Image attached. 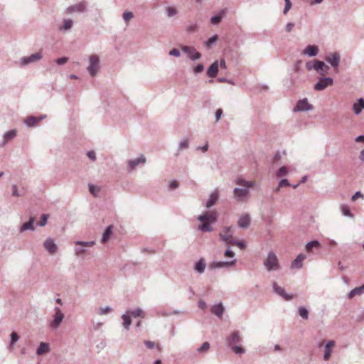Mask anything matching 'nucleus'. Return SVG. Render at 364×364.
Returning <instances> with one entry per match:
<instances>
[{
  "instance_id": "obj_36",
  "label": "nucleus",
  "mask_w": 364,
  "mask_h": 364,
  "mask_svg": "<svg viewBox=\"0 0 364 364\" xmlns=\"http://www.w3.org/2000/svg\"><path fill=\"white\" fill-rule=\"evenodd\" d=\"M99 65V57L97 55H92V76L95 75L98 69Z\"/></svg>"
},
{
  "instance_id": "obj_46",
  "label": "nucleus",
  "mask_w": 364,
  "mask_h": 364,
  "mask_svg": "<svg viewBox=\"0 0 364 364\" xmlns=\"http://www.w3.org/2000/svg\"><path fill=\"white\" fill-rule=\"evenodd\" d=\"M288 173L287 166H282L277 173V176H283V175H287Z\"/></svg>"
},
{
  "instance_id": "obj_45",
  "label": "nucleus",
  "mask_w": 364,
  "mask_h": 364,
  "mask_svg": "<svg viewBox=\"0 0 364 364\" xmlns=\"http://www.w3.org/2000/svg\"><path fill=\"white\" fill-rule=\"evenodd\" d=\"M68 59L69 58L68 57H63L56 59L55 62L58 65H62L65 64L68 61Z\"/></svg>"
},
{
  "instance_id": "obj_21",
  "label": "nucleus",
  "mask_w": 364,
  "mask_h": 364,
  "mask_svg": "<svg viewBox=\"0 0 364 364\" xmlns=\"http://www.w3.org/2000/svg\"><path fill=\"white\" fill-rule=\"evenodd\" d=\"M363 109H364V99L360 98L358 100L357 102L353 104V109L355 114H360Z\"/></svg>"
},
{
  "instance_id": "obj_5",
  "label": "nucleus",
  "mask_w": 364,
  "mask_h": 364,
  "mask_svg": "<svg viewBox=\"0 0 364 364\" xmlns=\"http://www.w3.org/2000/svg\"><path fill=\"white\" fill-rule=\"evenodd\" d=\"M55 313L53 316V321L50 323V328L55 329L58 328L62 323L65 315L59 307L55 308Z\"/></svg>"
},
{
  "instance_id": "obj_4",
  "label": "nucleus",
  "mask_w": 364,
  "mask_h": 364,
  "mask_svg": "<svg viewBox=\"0 0 364 364\" xmlns=\"http://www.w3.org/2000/svg\"><path fill=\"white\" fill-rule=\"evenodd\" d=\"M264 264L267 270H277L279 268V264L276 253L269 252Z\"/></svg>"
},
{
  "instance_id": "obj_32",
  "label": "nucleus",
  "mask_w": 364,
  "mask_h": 364,
  "mask_svg": "<svg viewBox=\"0 0 364 364\" xmlns=\"http://www.w3.org/2000/svg\"><path fill=\"white\" fill-rule=\"evenodd\" d=\"M218 199V193L214 192L210 194L208 200L206 202L207 207H211L213 205L215 204V202Z\"/></svg>"
},
{
  "instance_id": "obj_13",
  "label": "nucleus",
  "mask_w": 364,
  "mask_h": 364,
  "mask_svg": "<svg viewBox=\"0 0 364 364\" xmlns=\"http://www.w3.org/2000/svg\"><path fill=\"white\" fill-rule=\"evenodd\" d=\"M182 50L183 52L187 53V55L191 58V59L196 60L199 59L200 56H201L200 53H198L196 49L193 48V46H183Z\"/></svg>"
},
{
  "instance_id": "obj_12",
  "label": "nucleus",
  "mask_w": 364,
  "mask_h": 364,
  "mask_svg": "<svg viewBox=\"0 0 364 364\" xmlns=\"http://www.w3.org/2000/svg\"><path fill=\"white\" fill-rule=\"evenodd\" d=\"M43 247L51 255L57 252L58 247L52 238L46 239L43 242Z\"/></svg>"
},
{
  "instance_id": "obj_42",
  "label": "nucleus",
  "mask_w": 364,
  "mask_h": 364,
  "mask_svg": "<svg viewBox=\"0 0 364 364\" xmlns=\"http://www.w3.org/2000/svg\"><path fill=\"white\" fill-rule=\"evenodd\" d=\"M133 16H133L132 12H130V11H125L123 14V18L125 21V22H127V23H128V22H129V21L131 20V18H133Z\"/></svg>"
},
{
  "instance_id": "obj_64",
  "label": "nucleus",
  "mask_w": 364,
  "mask_h": 364,
  "mask_svg": "<svg viewBox=\"0 0 364 364\" xmlns=\"http://www.w3.org/2000/svg\"><path fill=\"white\" fill-rule=\"evenodd\" d=\"M145 345L150 349H151V348H154L155 346V343H153V341H145Z\"/></svg>"
},
{
  "instance_id": "obj_16",
  "label": "nucleus",
  "mask_w": 364,
  "mask_h": 364,
  "mask_svg": "<svg viewBox=\"0 0 364 364\" xmlns=\"http://www.w3.org/2000/svg\"><path fill=\"white\" fill-rule=\"evenodd\" d=\"M306 256H305V255H303V253H300V255H299L296 257V259H294V261L291 262V269L301 268V267H303V261H304V259H306Z\"/></svg>"
},
{
  "instance_id": "obj_39",
  "label": "nucleus",
  "mask_w": 364,
  "mask_h": 364,
  "mask_svg": "<svg viewBox=\"0 0 364 364\" xmlns=\"http://www.w3.org/2000/svg\"><path fill=\"white\" fill-rule=\"evenodd\" d=\"M319 245L320 243L318 241L309 242V243L306 246V249L307 251H311L313 247H318V246Z\"/></svg>"
},
{
  "instance_id": "obj_28",
  "label": "nucleus",
  "mask_w": 364,
  "mask_h": 364,
  "mask_svg": "<svg viewBox=\"0 0 364 364\" xmlns=\"http://www.w3.org/2000/svg\"><path fill=\"white\" fill-rule=\"evenodd\" d=\"M211 311L216 316L219 317H222L224 312V307L222 304H218V305H214L211 308Z\"/></svg>"
},
{
  "instance_id": "obj_15",
  "label": "nucleus",
  "mask_w": 364,
  "mask_h": 364,
  "mask_svg": "<svg viewBox=\"0 0 364 364\" xmlns=\"http://www.w3.org/2000/svg\"><path fill=\"white\" fill-rule=\"evenodd\" d=\"M336 346V341H334V340H330L329 341H328V343H326V345L325 346V350H324L323 358H324L325 360H328V359L331 358L332 349H333V346Z\"/></svg>"
},
{
  "instance_id": "obj_53",
  "label": "nucleus",
  "mask_w": 364,
  "mask_h": 364,
  "mask_svg": "<svg viewBox=\"0 0 364 364\" xmlns=\"http://www.w3.org/2000/svg\"><path fill=\"white\" fill-rule=\"evenodd\" d=\"M169 54H170L171 55L180 56V55H181V52H180V50H178V49H172V50H171V51L169 52Z\"/></svg>"
},
{
  "instance_id": "obj_26",
  "label": "nucleus",
  "mask_w": 364,
  "mask_h": 364,
  "mask_svg": "<svg viewBox=\"0 0 364 364\" xmlns=\"http://www.w3.org/2000/svg\"><path fill=\"white\" fill-rule=\"evenodd\" d=\"M49 344L47 343L41 342L36 350V354L39 355H43L44 353L49 352Z\"/></svg>"
},
{
  "instance_id": "obj_8",
  "label": "nucleus",
  "mask_w": 364,
  "mask_h": 364,
  "mask_svg": "<svg viewBox=\"0 0 364 364\" xmlns=\"http://www.w3.org/2000/svg\"><path fill=\"white\" fill-rule=\"evenodd\" d=\"M230 227H226V228H224L223 230L220 233V236L227 244L233 245V242H235V237L232 235V234H230Z\"/></svg>"
},
{
  "instance_id": "obj_56",
  "label": "nucleus",
  "mask_w": 364,
  "mask_h": 364,
  "mask_svg": "<svg viewBox=\"0 0 364 364\" xmlns=\"http://www.w3.org/2000/svg\"><path fill=\"white\" fill-rule=\"evenodd\" d=\"M189 146L188 140H183V141L180 142V148L186 149Z\"/></svg>"
},
{
  "instance_id": "obj_27",
  "label": "nucleus",
  "mask_w": 364,
  "mask_h": 364,
  "mask_svg": "<svg viewBox=\"0 0 364 364\" xmlns=\"http://www.w3.org/2000/svg\"><path fill=\"white\" fill-rule=\"evenodd\" d=\"M112 232H113V226H112V225H109V226H108L107 228V229L105 230V231L104 232L103 235L101 239V242H108Z\"/></svg>"
},
{
  "instance_id": "obj_22",
  "label": "nucleus",
  "mask_w": 364,
  "mask_h": 364,
  "mask_svg": "<svg viewBox=\"0 0 364 364\" xmlns=\"http://www.w3.org/2000/svg\"><path fill=\"white\" fill-rule=\"evenodd\" d=\"M218 72V61H214V63L210 65L208 70H207V74L209 77H216Z\"/></svg>"
},
{
  "instance_id": "obj_3",
  "label": "nucleus",
  "mask_w": 364,
  "mask_h": 364,
  "mask_svg": "<svg viewBox=\"0 0 364 364\" xmlns=\"http://www.w3.org/2000/svg\"><path fill=\"white\" fill-rule=\"evenodd\" d=\"M144 311L140 309H136L134 311H127L125 314L122 316L124 327L129 328L132 323L131 317H144Z\"/></svg>"
},
{
  "instance_id": "obj_1",
  "label": "nucleus",
  "mask_w": 364,
  "mask_h": 364,
  "mask_svg": "<svg viewBox=\"0 0 364 364\" xmlns=\"http://www.w3.org/2000/svg\"><path fill=\"white\" fill-rule=\"evenodd\" d=\"M216 211H207L203 215H199L198 220L203 223L199 225V229L203 231H211L213 230L210 223L216 221L217 219Z\"/></svg>"
},
{
  "instance_id": "obj_17",
  "label": "nucleus",
  "mask_w": 364,
  "mask_h": 364,
  "mask_svg": "<svg viewBox=\"0 0 364 364\" xmlns=\"http://www.w3.org/2000/svg\"><path fill=\"white\" fill-rule=\"evenodd\" d=\"M16 136V130L11 129L7 132H6L4 135V141L0 144V146H4L6 144V143L15 138Z\"/></svg>"
},
{
  "instance_id": "obj_33",
  "label": "nucleus",
  "mask_w": 364,
  "mask_h": 364,
  "mask_svg": "<svg viewBox=\"0 0 364 364\" xmlns=\"http://www.w3.org/2000/svg\"><path fill=\"white\" fill-rule=\"evenodd\" d=\"M146 161V157L144 156H140L138 157V159H132V161H129V165L131 167V168H135L137 165L140 163H145Z\"/></svg>"
},
{
  "instance_id": "obj_30",
  "label": "nucleus",
  "mask_w": 364,
  "mask_h": 364,
  "mask_svg": "<svg viewBox=\"0 0 364 364\" xmlns=\"http://www.w3.org/2000/svg\"><path fill=\"white\" fill-rule=\"evenodd\" d=\"M363 291H364V284L361 285L360 287H355L354 289H353V290H351L350 291V293L348 294V297L350 299H352V297L355 296V295L363 294Z\"/></svg>"
},
{
  "instance_id": "obj_9",
  "label": "nucleus",
  "mask_w": 364,
  "mask_h": 364,
  "mask_svg": "<svg viewBox=\"0 0 364 364\" xmlns=\"http://www.w3.org/2000/svg\"><path fill=\"white\" fill-rule=\"evenodd\" d=\"M326 61H328L333 67L334 68L336 71L338 70V66L339 65V62L341 60V56L339 53H331L327 55L326 58Z\"/></svg>"
},
{
  "instance_id": "obj_54",
  "label": "nucleus",
  "mask_w": 364,
  "mask_h": 364,
  "mask_svg": "<svg viewBox=\"0 0 364 364\" xmlns=\"http://www.w3.org/2000/svg\"><path fill=\"white\" fill-rule=\"evenodd\" d=\"M223 113V110L221 109V108H219L218 109H217V111L215 112L216 120L220 119Z\"/></svg>"
},
{
  "instance_id": "obj_6",
  "label": "nucleus",
  "mask_w": 364,
  "mask_h": 364,
  "mask_svg": "<svg viewBox=\"0 0 364 364\" xmlns=\"http://www.w3.org/2000/svg\"><path fill=\"white\" fill-rule=\"evenodd\" d=\"M87 4L85 2L82 1L78 4L68 6L65 9V13H66V14L83 13L87 9Z\"/></svg>"
},
{
  "instance_id": "obj_44",
  "label": "nucleus",
  "mask_w": 364,
  "mask_h": 364,
  "mask_svg": "<svg viewBox=\"0 0 364 364\" xmlns=\"http://www.w3.org/2000/svg\"><path fill=\"white\" fill-rule=\"evenodd\" d=\"M341 211H342L343 214H344V215L353 216L348 206H347V205H342Z\"/></svg>"
},
{
  "instance_id": "obj_62",
  "label": "nucleus",
  "mask_w": 364,
  "mask_h": 364,
  "mask_svg": "<svg viewBox=\"0 0 364 364\" xmlns=\"http://www.w3.org/2000/svg\"><path fill=\"white\" fill-rule=\"evenodd\" d=\"M294 26V23H287L286 25V31L289 32V31H291V30L293 29Z\"/></svg>"
},
{
  "instance_id": "obj_14",
  "label": "nucleus",
  "mask_w": 364,
  "mask_h": 364,
  "mask_svg": "<svg viewBox=\"0 0 364 364\" xmlns=\"http://www.w3.org/2000/svg\"><path fill=\"white\" fill-rule=\"evenodd\" d=\"M313 106L312 105L309 104L306 98L301 99V100H299L296 105L294 108V111H299V110H310V109H312Z\"/></svg>"
},
{
  "instance_id": "obj_41",
  "label": "nucleus",
  "mask_w": 364,
  "mask_h": 364,
  "mask_svg": "<svg viewBox=\"0 0 364 364\" xmlns=\"http://www.w3.org/2000/svg\"><path fill=\"white\" fill-rule=\"evenodd\" d=\"M209 349H210V344H209V343H208V341H205V343H203L202 344V346H200V347H199V348H198V352H206Z\"/></svg>"
},
{
  "instance_id": "obj_37",
  "label": "nucleus",
  "mask_w": 364,
  "mask_h": 364,
  "mask_svg": "<svg viewBox=\"0 0 364 364\" xmlns=\"http://www.w3.org/2000/svg\"><path fill=\"white\" fill-rule=\"evenodd\" d=\"M224 15H225V11H221L220 14H217L216 16H214L213 17H212L210 18L211 23H214V24L219 23V22H220V21L223 18Z\"/></svg>"
},
{
  "instance_id": "obj_49",
  "label": "nucleus",
  "mask_w": 364,
  "mask_h": 364,
  "mask_svg": "<svg viewBox=\"0 0 364 364\" xmlns=\"http://www.w3.org/2000/svg\"><path fill=\"white\" fill-rule=\"evenodd\" d=\"M166 10L168 16H173V15H175L177 13L176 9L173 8V6H168V8H167Z\"/></svg>"
},
{
  "instance_id": "obj_29",
  "label": "nucleus",
  "mask_w": 364,
  "mask_h": 364,
  "mask_svg": "<svg viewBox=\"0 0 364 364\" xmlns=\"http://www.w3.org/2000/svg\"><path fill=\"white\" fill-rule=\"evenodd\" d=\"M241 341L239 332H233L228 338L229 344L238 343Z\"/></svg>"
},
{
  "instance_id": "obj_34",
  "label": "nucleus",
  "mask_w": 364,
  "mask_h": 364,
  "mask_svg": "<svg viewBox=\"0 0 364 364\" xmlns=\"http://www.w3.org/2000/svg\"><path fill=\"white\" fill-rule=\"evenodd\" d=\"M206 267V263L203 258L199 259L198 262H196L195 265V269L198 271V272H203L205 268Z\"/></svg>"
},
{
  "instance_id": "obj_23",
  "label": "nucleus",
  "mask_w": 364,
  "mask_h": 364,
  "mask_svg": "<svg viewBox=\"0 0 364 364\" xmlns=\"http://www.w3.org/2000/svg\"><path fill=\"white\" fill-rule=\"evenodd\" d=\"M318 53V48L316 46H308L303 50V54H306L310 56H315Z\"/></svg>"
},
{
  "instance_id": "obj_24",
  "label": "nucleus",
  "mask_w": 364,
  "mask_h": 364,
  "mask_svg": "<svg viewBox=\"0 0 364 364\" xmlns=\"http://www.w3.org/2000/svg\"><path fill=\"white\" fill-rule=\"evenodd\" d=\"M236 263L235 259L231 262H215L210 264L211 268H222V267H228V265H235Z\"/></svg>"
},
{
  "instance_id": "obj_48",
  "label": "nucleus",
  "mask_w": 364,
  "mask_h": 364,
  "mask_svg": "<svg viewBox=\"0 0 364 364\" xmlns=\"http://www.w3.org/2000/svg\"><path fill=\"white\" fill-rule=\"evenodd\" d=\"M285 1V8L283 11L284 14H287V12H289V9H291V2L290 1V0H284Z\"/></svg>"
},
{
  "instance_id": "obj_38",
  "label": "nucleus",
  "mask_w": 364,
  "mask_h": 364,
  "mask_svg": "<svg viewBox=\"0 0 364 364\" xmlns=\"http://www.w3.org/2000/svg\"><path fill=\"white\" fill-rule=\"evenodd\" d=\"M18 339H19V336L17 334V333L14 332V331L12 332L11 333V340H10L9 346H14V344L18 341Z\"/></svg>"
},
{
  "instance_id": "obj_19",
  "label": "nucleus",
  "mask_w": 364,
  "mask_h": 364,
  "mask_svg": "<svg viewBox=\"0 0 364 364\" xmlns=\"http://www.w3.org/2000/svg\"><path fill=\"white\" fill-rule=\"evenodd\" d=\"M274 289L277 293V294L281 295L284 299L286 300H291L292 299V296H289V294H287L283 289V287H279V285H277V283H274Z\"/></svg>"
},
{
  "instance_id": "obj_58",
  "label": "nucleus",
  "mask_w": 364,
  "mask_h": 364,
  "mask_svg": "<svg viewBox=\"0 0 364 364\" xmlns=\"http://www.w3.org/2000/svg\"><path fill=\"white\" fill-rule=\"evenodd\" d=\"M359 197H364V195L360 192H356L354 195H353L352 200H356V199L359 198Z\"/></svg>"
},
{
  "instance_id": "obj_63",
  "label": "nucleus",
  "mask_w": 364,
  "mask_h": 364,
  "mask_svg": "<svg viewBox=\"0 0 364 364\" xmlns=\"http://www.w3.org/2000/svg\"><path fill=\"white\" fill-rule=\"evenodd\" d=\"M177 187H178V183H177V181H172L169 184V188L170 189H175V188H177Z\"/></svg>"
},
{
  "instance_id": "obj_55",
  "label": "nucleus",
  "mask_w": 364,
  "mask_h": 364,
  "mask_svg": "<svg viewBox=\"0 0 364 364\" xmlns=\"http://www.w3.org/2000/svg\"><path fill=\"white\" fill-rule=\"evenodd\" d=\"M218 38V36H217V35H214L213 36H212V38H210L208 41H207V45L213 44V43H214V41H216Z\"/></svg>"
},
{
  "instance_id": "obj_57",
  "label": "nucleus",
  "mask_w": 364,
  "mask_h": 364,
  "mask_svg": "<svg viewBox=\"0 0 364 364\" xmlns=\"http://www.w3.org/2000/svg\"><path fill=\"white\" fill-rule=\"evenodd\" d=\"M112 311V309L109 307H105L104 309H100V315H103V314H108V312Z\"/></svg>"
},
{
  "instance_id": "obj_51",
  "label": "nucleus",
  "mask_w": 364,
  "mask_h": 364,
  "mask_svg": "<svg viewBox=\"0 0 364 364\" xmlns=\"http://www.w3.org/2000/svg\"><path fill=\"white\" fill-rule=\"evenodd\" d=\"M232 350L235 353H243L245 351V349L240 347V346H233Z\"/></svg>"
},
{
  "instance_id": "obj_61",
  "label": "nucleus",
  "mask_w": 364,
  "mask_h": 364,
  "mask_svg": "<svg viewBox=\"0 0 364 364\" xmlns=\"http://www.w3.org/2000/svg\"><path fill=\"white\" fill-rule=\"evenodd\" d=\"M225 257H234L235 252H233V251L231 250H226L225 252Z\"/></svg>"
},
{
  "instance_id": "obj_7",
  "label": "nucleus",
  "mask_w": 364,
  "mask_h": 364,
  "mask_svg": "<svg viewBox=\"0 0 364 364\" xmlns=\"http://www.w3.org/2000/svg\"><path fill=\"white\" fill-rule=\"evenodd\" d=\"M42 58V54L40 52L33 53L30 56H24L20 59V63L24 66L29 63L36 62Z\"/></svg>"
},
{
  "instance_id": "obj_60",
  "label": "nucleus",
  "mask_w": 364,
  "mask_h": 364,
  "mask_svg": "<svg viewBox=\"0 0 364 364\" xmlns=\"http://www.w3.org/2000/svg\"><path fill=\"white\" fill-rule=\"evenodd\" d=\"M204 69L203 65L199 64L196 67L194 68V70L196 73H201Z\"/></svg>"
},
{
  "instance_id": "obj_40",
  "label": "nucleus",
  "mask_w": 364,
  "mask_h": 364,
  "mask_svg": "<svg viewBox=\"0 0 364 364\" xmlns=\"http://www.w3.org/2000/svg\"><path fill=\"white\" fill-rule=\"evenodd\" d=\"M299 314L301 317L304 318V319H307V318H309V311H307L305 307H300L299 309Z\"/></svg>"
},
{
  "instance_id": "obj_10",
  "label": "nucleus",
  "mask_w": 364,
  "mask_h": 364,
  "mask_svg": "<svg viewBox=\"0 0 364 364\" xmlns=\"http://www.w3.org/2000/svg\"><path fill=\"white\" fill-rule=\"evenodd\" d=\"M333 80L331 77H323L321 78L317 83L314 85V89L317 90H324L327 86H330V85H333Z\"/></svg>"
},
{
  "instance_id": "obj_25",
  "label": "nucleus",
  "mask_w": 364,
  "mask_h": 364,
  "mask_svg": "<svg viewBox=\"0 0 364 364\" xmlns=\"http://www.w3.org/2000/svg\"><path fill=\"white\" fill-rule=\"evenodd\" d=\"M76 245H80L81 247H76L75 248V253L77 255H80L85 252V250L84 248V246H91V242H80L77 241L75 242Z\"/></svg>"
},
{
  "instance_id": "obj_20",
  "label": "nucleus",
  "mask_w": 364,
  "mask_h": 364,
  "mask_svg": "<svg viewBox=\"0 0 364 364\" xmlns=\"http://www.w3.org/2000/svg\"><path fill=\"white\" fill-rule=\"evenodd\" d=\"M35 219L34 218L31 217L29 220L26 223H24L22 226L21 227L20 232H24L26 230H31L33 231L35 230V228L33 226Z\"/></svg>"
},
{
  "instance_id": "obj_18",
  "label": "nucleus",
  "mask_w": 364,
  "mask_h": 364,
  "mask_svg": "<svg viewBox=\"0 0 364 364\" xmlns=\"http://www.w3.org/2000/svg\"><path fill=\"white\" fill-rule=\"evenodd\" d=\"M250 217L249 215H242L237 221V225L241 228H247L250 224Z\"/></svg>"
},
{
  "instance_id": "obj_31",
  "label": "nucleus",
  "mask_w": 364,
  "mask_h": 364,
  "mask_svg": "<svg viewBox=\"0 0 364 364\" xmlns=\"http://www.w3.org/2000/svg\"><path fill=\"white\" fill-rule=\"evenodd\" d=\"M39 122V119L37 117L30 116L27 117L24 122L27 127H31L35 126Z\"/></svg>"
},
{
  "instance_id": "obj_35",
  "label": "nucleus",
  "mask_w": 364,
  "mask_h": 364,
  "mask_svg": "<svg viewBox=\"0 0 364 364\" xmlns=\"http://www.w3.org/2000/svg\"><path fill=\"white\" fill-rule=\"evenodd\" d=\"M63 25L60 28V31H68L73 27V21L71 19H70V18L63 19Z\"/></svg>"
},
{
  "instance_id": "obj_2",
  "label": "nucleus",
  "mask_w": 364,
  "mask_h": 364,
  "mask_svg": "<svg viewBox=\"0 0 364 364\" xmlns=\"http://www.w3.org/2000/svg\"><path fill=\"white\" fill-rule=\"evenodd\" d=\"M237 184L242 186L243 188H235L234 189V196L237 199H244L249 195V187H254V181H246L243 179H238L237 181Z\"/></svg>"
},
{
  "instance_id": "obj_47",
  "label": "nucleus",
  "mask_w": 364,
  "mask_h": 364,
  "mask_svg": "<svg viewBox=\"0 0 364 364\" xmlns=\"http://www.w3.org/2000/svg\"><path fill=\"white\" fill-rule=\"evenodd\" d=\"M284 186H290V183L287 181V179H282L279 183V186L277 188L276 191H279V189H281L282 187H284Z\"/></svg>"
},
{
  "instance_id": "obj_11",
  "label": "nucleus",
  "mask_w": 364,
  "mask_h": 364,
  "mask_svg": "<svg viewBox=\"0 0 364 364\" xmlns=\"http://www.w3.org/2000/svg\"><path fill=\"white\" fill-rule=\"evenodd\" d=\"M314 69L319 73L321 75H325V73H328L329 66L325 64L323 61L315 60L314 62Z\"/></svg>"
},
{
  "instance_id": "obj_43",
  "label": "nucleus",
  "mask_w": 364,
  "mask_h": 364,
  "mask_svg": "<svg viewBox=\"0 0 364 364\" xmlns=\"http://www.w3.org/2000/svg\"><path fill=\"white\" fill-rule=\"evenodd\" d=\"M48 215L46 214H43L41 218L40 222L38 223V225L41 227L45 226L47 223Z\"/></svg>"
},
{
  "instance_id": "obj_59",
  "label": "nucleus",
  "mask_w": 364,
  "mask_h": 364,
  "mask_svg": "<svg viewBox=\"0 0 364 364\" xmlns=\"http://www.w3.org/2000/svg\"><path fill=\"white\" fill-rule=\"evenodd\" d=\"M198 306L201 309H205V308L207 306V304H206L205 301H204V300H199V301H198Z\"/></svg>"
},
{
  "instance_id": "obj_52",
  "label": "nucleus",
  "mask_w": 364,
  "mask_h": 364,
  "mask_svg": "<svg viewBox=\"0 0 364 364\" xmlns=\"http://www.w3.org/2000/svg\"><path fill=\"white\" fill-rule=\"evenodd\" d=\"M12 195L14 196H19L20 194L18 191V188H17V186L16 185H13L12 186Z\"/></svg>"
},
{
  "instance_id": "obj_50",
  "label": "nucleus",
  "mask_w": 364,
  "mask_h": 364,
  "mask_svg": "<svg viewBox=\"0 0 364 364\" xmlns=\"http://www.w3.org/2000/svg\"><path fill=\"white\" fill-rule=\"evenodd\" d=\"M234 242H235L233 243V245H236L238 247H240L241 250H243V248H245V242H243V241H237V240H236V238H234Z\"/></svg>"
}]
</instances>
